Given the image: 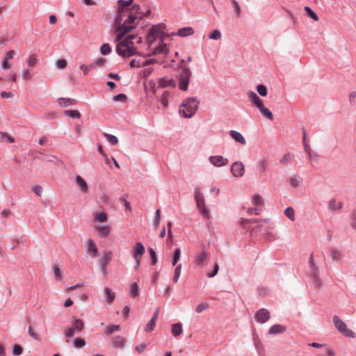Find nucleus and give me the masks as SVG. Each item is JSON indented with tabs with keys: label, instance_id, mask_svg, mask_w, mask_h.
Here are the masks:
<instances>
[{
	"label": "nucleus",
	"instance_id": "1",
	"mask_svg": "<svg viewBox=\"0 0 356 356\" xmlns=\"http://www.w3.org/2000/svg\"><path fill=\"white\" fill-rule=\"evenodd\" d=\"M134 0H118V13L115 18V23L118 25V31H122L117 36L119 40L116 46V52L123 57H130L138 54L137 47L133 41L136 39V43L142 42V38H137L134 35H130L122 39L125 33L131 31L137 24V17L136 13H140V6L134 4L131 6Z\"/></svg>",
	"mask_w": 356,
	"mask_h": 356
},
{
	"label": "nucleus",
	"instance_id": "2",
	"mask_svg": "<svg viewBox=\"0 0 356 356\" xmlns=\"http://www.w3.org/2000/svg\"><path fill=\"white\" fill-rule=\"evenodd\" d=\"M200 101L197 97H188L179 106V113L185 118H191L197 112Z\"/></svg>",
	"mask_w": 356,
	"mask_h": 356
},
{
	"label": "nucleus",
	"instance_id": "3",
	"mask_svg": "<svg viewBox=\"0 0 356 356\" xmlns=\"http://www.w3.org/2000/svg\"><path fill=\"white\" fill-rule=\"evenodd\" d=\"M194 199L197 210L204 218L209 220L210 218V211L206 206L204 195L199 188H196L194 191Z\"/></svg>",
	"mask_w": 356,
	"mask_h": 356
},
{
	"label": "nucleus",
	"instance_id": "4",
	"mask_svg": "<svg viewBox=\"0 0 356 356\" xmlns=\"http://www.w3.org/2000/svg\"><path fill=\"white\" fill-rule=\"evenodd\" d=\"M191 76V72L187 67H181L178 80H179V88L181 90L186 91L188 90L190 78Z\"/></svg>",
	"mask_w": 356,
	"mask_h": 356
},
{
	"label": "nucleus",
	"instance_id": "5",
	"mask_svg": "<svg viewBox=\"0 0 356 356\" xmlns=\"http://www.w3.org/2000/svg\"><path fill=\"white\" fill-rule=\"evenodd\" d=\"M333 323L337 330L343 335H345L346 337L350 338H354L355 337V332L351 330L348 329L346 326V324L342 320H341L337 316H334Z\"/></svg>",
	"mask_w": 356,
	"mask_h": 356
},
{
	"label": "nucleus",
	"instance_id": "6",
	"mask_svg": "<svg viewBox=\"0 0 356 356\" xmlns=\"http://www.w3.org/2000/svg\"><path fill=\"white\" fill-rule=\"evenodd\" d=\"M72 327H67L64 332L66 338L72 337L76 332L82 331L84 327V323L81 319H74L72 321Z\"/></svg>",
	"mask_w": 356,
	"mask_h": 356
},
{
	"label": "nucleus",
	"instance_id": "7",
	"mask_svg": "<svg viewBox=\"0 0 356 356\" xmlns=\"http://www.w3.org/2000/svg\"><path fill=\"white\" fill-rule=\"evenodd\" d=\"M209 162L216 168H220L223 166H226L228 163L229 160L227 158L224 157L222 155H212L210 156L208 159Z\"/></svg>",
	"mask_w": 356,
	"mask_h": 356
},
{
	"label": "nucleus",
	"instance_id": "8",
	"mask_svg": "<svg viewBox=\"0 0 356 356\" xmlns=\"http://www.w3.org/2000/svg\"><path fill=\"white\" fill-rule=\"evenodd\" d=\"M161 29V25H155L151 27L149 30L147 40L149 47H151L153 43L159 38V33Z\"/></svg>",
	"mask_w": 356,
	"mask_h": 356
},
{
	"label": "nucleus",
	"instance_id": "9",
	"mask_svg": "<svg viewBox=\"0 0 356 356\" xmlns=\"http://www.w3.org/2000/svg\"><path fill=\"white\" fill-rule=\"evenodd\" d=\"M270 312L265 308L259 309L254 314V320L257 323L260 324L266 323L270 319Z\"/></svg>",
	"mask_w": 356,
	"mask_h": 356
},
{
	"label": "nucleus",
	"instance_id": "10",
	"mask_svg": "<svg viewBox=\"0 0 356 356\" xmlns=\"http://www.w3.org/2000/svg\"><path fill=\"white\" fill-rule=\"evenodd\" d=\"M230 170L234 177H241L245 173V167L242 162L236 161L232 163Z\"/></svg>",
	"mask_w": 356,
	"mask_h": 356
},
{
	"label": "nucleus",
	"instance_id": "11",
	"mask_svg": "<svg viewBox=\"0 0 356 356\" xmlns=\"http://www.w3.org/2000/svg\"><path fill=\"white\" fill-rule=\"evenodd\" d=\"M113 258V253L110 250H106L103 252V255L101 259L99 261L101 270L104 273L106 269L108 264L111 261Z\"/></svg>",
	"mask_w": 356,
	"mask_h": 356
},
{
	"label": "nucleus",
	"instance_id": "12",
	"mask_svg": "<svg viewBox=\"0 0 356 356\" xmlns=\"http://www.w3.org/2000/svg\"><path fill=\"white\" fill-rule=\"evenodd\" d=\"M287 182L293 188H300L303 184L302 178L298 174H293L287 178Z\"/></svg>",
	"mask_w": 356,
	"mask_h": 356
},
{
	"label": "nucleus",
	"instance_id": "13",
	"mask_svg": "<svg viewBox=\"0 0 356 356\" xmlns=\"http://www.w3.org/2000/svg\"><path fill=\"white\" fill-rule=\"evenodd\" d=\"M134 251V260H138V259L142 258L145 249L144 245L141 243L138 242L136 243Z\"/></svg>",
	"mask_w": 356,
	"mask_h": 356
},
{
	"label": "nucleus",
	"instance_id": "14",
	"mask_svg": "<svg viewBox=\"0 0 356 356\" xmlns=\"http://www.w3.org/2000/svg\"><path fill=\"white\" fill-rule=\"evenodd\" d=\"M159 86L161 87H175L176 86V81L170 77H162L159 79L158 81Z\"/></svg>",
	"mask_w": 356,
	"mask_h": 356
},
{
	"label": "nucleus",
	"instance_id": "15",
	"mask_svg": "<svg viewBox=\"0 0 356 356\" xmlns=\"http://www.w3.org/2000/svg\"><path fill=\"white\" fill-rule=\"evenodd\" d=\"M94 229L98 232L100 237H106L111 232V227L106 225H96Z\"/></svg>",
	"mask_w": 356,
	"mask_h": 356
},
{
	"label": "nucleus",
	"instance_id": "16",
	"mask_svg": "<svg viewBox=\"0 0 356 356\" xmlns=\"http://www.w3.org/2000/svg\"><path fill=\"white\" fill-rule=\"evenodd\" d=\"M126 339L122 336H115L112 339V345L115 348H122L124 347Z\"/></svg>",
	"mask_w": 356,
	"mask_h": 356
},
{
	"label": "nucleus",
	"instance_id": "17",
	"mask_svg": "<svg viewBox=\"0 0 356 356\" xmlns=\"http://www.w3.org/2000/svg\"><path fill=\"white\" fill-rule=\"evenodd\" d=\"M75 182L83 193H86L88 192V184L86 181L80 175L76 176Z\"/></svg>",
	"mask_w": 356,
	"mask_h": 356
},
{
	"label": "nucleus",
	"instance_id": "18",
	"mask_svg": "<svg viewBox=\"0 0 356 356\" xmlns=\"http://www.w3.org/2000/svg\"><path fill=\"white\" fill-rule=\"evenodd\" d=\"M229 135L234 140L241 143V145H245L246 144L245 138L240 132L235 130H231L229 131Z\"/></svg>",
	"mask_w": 356,
	"mask_h": 356
},
{
	"label": "nucleus",
	"instance_id": "19",
	"mask_svg": "<svg viewBox=\"0 0 356 356\" xmlns=\"http://www.w3.org/2000/svg\"><path fill=\"white\" fill-rule=\"evenodd\" d=\"M15 55V52L13 50H10L6 53V56L1 63V67L3 69H8L11 67V65L8 63V61L9 60L13 59Z\"/></svg>",
	"mask_w": 356,
	"mask_h": 356
},
{
	"label": "nucleus",
	"instance_id": "20",
	"mask_svg": "<svg viewBox=\"0 0 356 356\" xmlns=\"http://www.w3.org/2000/svg\"><path fill=\"white\" fill-rule=\"evenodd\" d=\"M104 302L106 303H111L115 298V293L108 287L104 289Z\"/></svg>",
	"mask_w": 356,
	"mask_h": 356
},
{
	"label": "nucleus",
	"instance_id": "21",
	"mask_svg": "<svg viewBox=\"0 0 356 356\" xmlns=\"http://www.w3.org/2000/svg\"><path fill=\"white\" fill-rule=\"evenodd\" d=\"M328 209L332 211H335L337 210H340L343 207L342 202H338L336 199H331L328 202Z\"/></svg>",
	"mask_w": 356,
	"mask_h": 356
},
{
	"label": "nucleus",
	"instance_id": "22",
	"mask_svg": "<svg viewBox=\"0 0 356 356\" xmlns=\"http://www.w3.org/2000/svg\"><path fill=\"white\" fill-rule=\"evenodd\" d=\"M169 51V47L167 44L165 43H161L159 46L156 47L153 51V54H167Z\"/></svg>",
	"mask_w": 356,
	"mask_h": 356
},
{
	"label": "nucleus",
	"instance_id": "23",
	"mask_svg": "<svg viewBox=\"0 0 356 356\" xmlns=\"http://www.w3.org/2000/svg\"><path fill=\"white\" fill-rule=\"evenodd\" d=\"M88 252L92 257L98 256V250L92 240H89L88 242Z\"/></svg>",
	"mask_w": 356,
	"mask_h": 356
},
{
	"label": "nucleus",
	"instance_id": "24",
	"mask_svg": "<svg viewBox=\"0 0 356 356\" xmlns=\"http://www.w3.org/2000/svg\"><path fill=\"white\" fill-rule=\"evenodd\" d=\"M209 257L208 253L205 250L201 251L195 258V264L197 266H202Z\"/></svg>",
	"mask_w": 356,
	"mask_h": 356
},
{
	"label": "nucleus",
	"instance_id": "25",
	"mask_svg": "<svg viewBox=\"0 0 356 356\" xmlns=\"http://www.w3.org/2000/svg\"><path fill=\"white\" fill-rule=\"evenodd\" d=\"M193 33H194V31H193V28L190 27V26H187V27H184V28L179 29L178 30L177 33H175V35H179L181 37H186V36L191 35Z\"/></svg>",
	"mask_w": 356,
	"mask_h": 356
},
{
	"label": "nucleus",
	"instance_id": "26",
	"mask_svg": "<svg viewBox=\"0 0 356 356\" xmlns=\"http://www.w3.org/2000/svg\"><path fill=\"white\" fill-rule=\"evenodd\" d=\"M285 330V327L279 324L273 325L270 327L268 334H278L283 332Z\"/></svg>",
	"mask_w": 356,
	"mask_h": 356
},
{
	"label": "nucleus",
	"instance_id": "27",
	"mask_svg": "<svg viewBox=\"0 0 356 356\" xmlns=\"http://www.w3.org/2000/svg\"><path fill=\"white\" fill-rule=\"evenodd\" d=\"M258 108L262 115H264L265 118L270 120H273V115L272 112L268 108H266L264 104L258 107Z\"/></svg>",
	"mask_w": 356,
	"mask_h": 356
},
{
	"label": "nucleus",
	"instance_id": "28",
	"mask_svg": "<svg viewBox=\"0 0 356 356\" xmlns=\"http://www.w3.org/2000/svg\"><path fill=\"white\" fill-rule=\"evenodd\" d=\"M58 102L59 106H60L62 107H67L70 105H74L76 104V101L74 99H70V98L60 97L58 99Z\"/></svg>",
	"mask_w": 356,
	"mask_h": 356
},
{
	"label": "nucleus",
	"instance_id": "29",
	"mask_svg": "<svg viewBox=\"0 0 356 356\" xmlns=\"http://www.w3.org/2000/svg\"><path fill=\"white\" fill-rule=\"evenodd\" d=\"M183 332L182 323H176L172 325V334L174 337H178Z\"/></svg>",
	"mask_w": 356,
	"mask_h": 356
},
{
	"label": "nucleus",
	"instance_id": "30",
	"mask_svg": "<svg viewBox=\"0 0 356 356\" xmlns=\"http://www.w3.org/2000/svg\"><path fill=\"white\" fill-rule=\"evenodd\" d=\"M248 96L251 99L252 102L257 106V107H259L263 104L262 100L258 97V95L253 91H250L248 92Z\"/></svg>",
	"mask_w": 356,
	"mask_h": 356
},
{
	"label": "nucleus",
	"instance_id": "31",
	"mask_svg": "<svg viewBox=\"0 0 356 356\" xmlns=\"http://www.w3.org/2000/svg\"><path fill=\"white\" fill-rule=\"evenodd\" d=\"M86 345V342L84 339L81 338H74L72 341V346L74 348H81L84 347Z\"/></svg>",
	"mask_w": 356,
	"mask_h": 356
},
{
	"label": "nucleus",
	"instance_id": "32",
	"mask_svg": "<svg viewBox=\"0 0 356 356\" xmlns=\"http://www.w3.org/2000/svg\"><path fill=\"white\" fill-rule=\"evenodd\" d=\"M284 215L292 222L295 221L296 220V215H295V211L293 208L289 207L285 209Z\"/></svg>",
	"mask_w": 356,
	"mask_h": 356
},
{
	"label": "nucleus",
	"instance_id": "33",
	"mask_svg": "<svg viewBox=\"0 0 356 356\" xmlns=\"http://www.w3.org/2000/svg\"><path fill=\"white\" fill-rule=\"evenodd\" d=\"M64 114L70 118L79 119L81 117V114L77 110H66L64 111Z\"/></svg>",
	"mask_w": 356,
	"mask_h": 356
},
{
	"label": "nucleus",
	"instance_id": "34",
	"mask_svg": "<svg viewBox=\"0 0 356 356\" xmlns=\"http://www.w3.org/2000/svg\"><path fill=\"white\" fill-rule=\"evenodd\" d=\"M28 334L35 341H37L38 342L41 341V338H40V334L37 332H35L31 326H29V327H28Z\"/></svg>",
	"mask_w": 356,
	"mask_h": 356
},
{
	"label": "nucleus",
	"instance_id": "35",
	"mask_svg": "<svg viewBox=\"0 0 356 356\" xmlns=\"http://www.w3.org/2000/svg\"><path fill=\"white\" fill-rule=\"evenodd\" d=\"M268 167V163L265 159L259 160L257 163V170L259 172H264Z\"/></svg>",
	"mask_w": 356,
	"mask_h": 356
},
{
	"label": "nucleus",
	"instance_id": "36",
	"mask_svg": "<svg viewBox=\"0 0 356 356\" xmlns=\"http://www.w3.org/2000/svg\"><path fill=\"white\" fill-rule=\"evenodd\" d=\"M329 254H330V257L332 259L336 260V261L339 260L341 258V252L337 249H334V248L330 249Z\"/></svg>",
	"mask_w": 356,
	"mask_h": 356
},
{
	"label": "nucleus",
	"instance_id": "37",
	"mask_svg": "<svg viewBox=\"0 0 356 356\" xmlns=\"http://www.w3.org/2000/svg\"><path fill=\"white\" fill-rule=\"evenodd\" d=\"M104 136L106 137L107 141L111 143V145H117L118 143V139L115 136H113L112 134H104Z\"/></svg>",
	"mask_w": 356,
	"mask_h": 356
},
{
	"label": "nucleus",
	"instance_id": "38",
	"mask_svg": "<svg viewBox=\"0 0 356 356\" xmlns=\"http://www.w3.org/2000/svg\"><path fill=\"white\" fill-rule=\"evenodd\" d=\"M181 264H179L176 266V268L175 269L174 276H173V282L175 283H177L178 282L179 278L181 275Z\"/></svg>",
	"mask_w": 356,
	"mask_h": 356
},
{
	"label": "nucleus",
	"instance_id": "39",
	"mask_svg": "<svg viewBox=\"0 0 356 356\" xmlns=\"http://www.w3.org/2000/svg\"><path fill=\"white\" fill-rule=\"evenodd\" d=\"M156 321L157 320L152 317L150 321L145 325L144 330L146 332L152 331L155 327Z\"/></svg>",
	"mask_w": 356,
	"mask_h": 356
},
{
	"label": "nucleus",
	"instance_id": "40",
	"mask_svg": "<svg viewBox=\"0 0 356 356\" xmlns=\"http://www.w3.org/2000/svg\"><path fill=\"white\" fill-rule=\"evenodd\" d=\"M139 295V286L137 283H133L131 286L130 296L136 297Z\"/></svg>",
	"mask_w": 356,
	"mask_h": 356
},
{
	"label": "nucleus",
	"instance_id": "41",
	"mask_svg": "<svg viewBox=\"0 0 356 356\" xmlns=\"http://www.w3.org/2000/svg\"><path fill=\"white\" fill-rule=\"evenodd\" d=\"M106 63V59L104 58H98L97 60H95L94 62L91 63L90 64V68H95L96 67H100L104 65Z\"/></svg>",
	"mask_w": 356,
	"mask_h": 356
},
{
	"label": "nucleus",
	"instance_id": "42",
	"mask_svg": "<svg viewBox=\"0 0 356 356\" xmlns=\"http://www.w3.org/2000/svg\"><path fill=\"white\" fill-rule=\"evenodd\" d=\"M252 202L256 206H260L263 204L264 200L261 195L257 194L252 197Z\"/></svg>",
	"mask_w": 356,
	"mask_h": 356
},
{
	"label": "nucleus",
	"instance_id": "43",
	"mask_svg": "<svg viewBox=\"0 0 356 356\" xmlns=\"http://www.w3.org/2000/svg\"><path fill=\"white\" fill-rule=\"evenodd\" d=\"M107 220V215L104 212L97 213L95 216V220L99 222H105Z\"/></svg>",
	"mask_w": 356,
	"mask_h": 356
},
{
	"label": "nucleus",
	"instance_id": "44",
	"mask_svg": "<svg viewBox=\"0 0 356 356\" xmlns=\"http://www.w3.org/2000/svg\"><path fill=\"white\" fill-rule=\"evenodd\" d=\"M111 51V49L108 43H104L100 47L101 54L104 56L110 54Z\"/></svg>",
	"mask_w": 356,
	"mask_h": 356
},
{
	"label": "nucleus",
	"instance_id": "45",
	"mask_svg": "<svg viewBox=\"0 0 356 356\" xmlns=\"http://www.w3.org/2000/svg\"><path fill=\"white\" fill-rule=\"evenodd\" d=\"M222 37L221 33L219 30L216 29L213 31L209 35V38L211 40H220Z\"/></svg>",
	"mask_w": 356,
	"mask_h": 356
},
{
	"label": "nucleus",
	"instance_id": "46",
	"mask_svg": "<svg viewBox=\"0 0 356 356\" xmlns=\"http://www.w3.org/2000/svg\"><path fill=\"white\" fill-rule=\"evenodd\" d=\"M120 329V327L119 325H108L106 326L105 332L107 334H111L115 331H119Z\"/></svg>",
	"mask_w": 356,
	"mask_h": 356
},
{
	"label": "nucleus",
	"instance_id": "47",
	"mask_svg": "<svg viewBox=\"0 0 356 356\" xmlns=\"http://www.w3.org/2000/svg\"><path fill=\"white\" fill-rule=\"evenodd\" d=\"M257 92L262 97H266L268 94L266 87L263 84L257 86Z\"/></svg>",
	"mask_w": 356,
	"mask_h": 356
},
{
	"label": "nucleus",
	"instance_id": "48",
	"mask_svg": "<svg viewBox=\"0 0 356 356\" xmlns=\"http://www.w3.org/2000/svg\"><path fill=\"white\" fill-rule=\"evenodd\" d=\"M304 10H305V12L307 13L308 16H309L314 20H315V21L318 20V17L317 15L309 7L305 6L304 8Z\"/></svg>",
	"mask_w": 356,
	"mask_h": 356
},
{
	"label": "nucleus",
	"instance_id": "49",
	"mask_svg": "<svg viewBox=\"0 0 356 356\" xmlns=\"http://www.w3.org/2000/svg\"><path fill=\"white\" fill-rule=\"evenodd\" d=\"M161 221V211L159 209H156L154 213V217L153 219V223L155 227H158Z\"/></svg>",
	"mask_w": 356,
	"mask_h": 356
},
{
	"label": "nucleus",
	"instance_id": "50",
	"mask_svg": "<svg viewBox=\"0 0 356 356\" xmlns=\"http://www.w3.org/2000/svg\"><path fill=\"white\" fill-rule=\"evenodd\" d=\"M181 255V250L179 248L175 249L173 254L172 266H176Z\"/></svg>",
	"mask_w": 356,
	"mask_h": 356
},
{
	"label": "nucleus",
	"instance_id": "51",
	"mask_svg": "<svg viewBox=\"0 0 356 356\" xmlns=\"http://www.w3.org/2000/svg\"><path fill=\"white\" fill-rule=\"evenodd\" d=\"M308 156L312 162L317 163L318 161V155L315 152L308 150Z\"/></svg>",
	"mask_w": 356,
	"mask_h": 356
},
{
	"label": "nucleus",
	"instance_id": "52",
	"mask_svg": "<svg viewBox=\"0 0 356 356\" xmlns=\"http://www.w3.org/2000/svg\"><path fill=\"white\" fill-rule=\"evenodd\" d=\"M22 77L24 80L29 81L32 78V74L29 69H26L22 71Z\"/></svg>",
	"mask_w": 356,
	"mask_h": 356
},
{
	"label": "nucleus",
	"instance_id": "53",
	"mask_svg": "<svg viewBox=\"0 0 356 356\" xmlns=\"http://www.w3.org/2000/svg\"><path fill=\"white\" fill-rule=\"evenodd\" d=\"M53 272L54 276L56 277L58 280H60L63 276V274L60 270V268L57 266H53Z\"/></svg>",
	"mask_w": 356,
	"mask_h": 356
},
{
	"label": "nucleus",
	"instance_id": "54",
	"mask_svg": "<svg viewBox=\"0 0 356 356\" xmlns=\"http://www.w3.org/2000/svg\"><path fill=\"white\" fill-rule=\"evenodd\" d=\"M232 3L233 6L235 15L236 16H239V15L241 14V7L238 3L236 0H232Z\"/></svg>",
	"mask_w": 356,
	"mask_h": 356
},
{
	"label": "nucleus",
	"instance_id": "55",
	"mask_svg": "<svg viewBox=\"0 0 356 356\" xmlns=\"http://www.w3.org/2000/svg\"><path fill=\"white\" fill-rule=\"evenodd\" d=\"M37 56L35 54H32L29 56L28 60V65L29 67H33L37 63Z\"/></svg>",
	"mask_w": 356,
	"mask_h": 356
},
{
	"label": "nucleus",
	"instance_id": "56",
	"mask_svg": "<svg viewBox=\"0 0 356 356\" xmlns=\"http://www.w3.org/2000/svg\"><path fill=\"white\" fill-rule=\"evenodd\" d=\"M309 265H310L311 268H312V275L314 277L317 276L318 270H317V268H316V266L314 264L312 255H311L310 259H309Z\"/></svg>",
	"mask_w": 356,
	"mask_h": 356
},
{
	"label": "nucleus",
	"instance_id": "57",
	"mask_svg": "<svg viewBox=\"0 0 356 356\" xmlns=\"http://www.w3.org/2000/svg\"><path fill=\"white\" fill-rule=\"evenodd\" d=\"M22 348L17 344H15L13 347V354L15 355H20L22 353Z\"/></svg>",
	"mask_w": 356,
	"mask_h": 356
},
{
	"label": "nucleus",
	"instance_id": "58",
	"mask_svg": "<svg viewBox=\"0 0 356 356\" xmlns=\"http://www.w3.org/2000/svg\"><path fill=\"white\" fill-rule=\"evenodd\" d=\"M130 67L131 68H133V67H143V62H141L140 60L133 59L130 62Z\"/></svg>",
	"mask_w": 356,
	"mask_h": 356
},
{
	"label": "nucleus",
	"instance_id": "59",
	"mask_svg": "<svg viewBox=\"0 0 356 356\" xmlns=\"http://www.w3.org/2000/svg\"><path fill=\"white\" fill-rule=\"evenodd\" d=\"M208 307H209L208 304L201 303V304H199L197 305V307L195 308V311L197 313L200 314V313L202 312L203 311H204Z\"/></svg>",
	"mask_w": 356,
	"mask_h": 356
},
{
	"label": "nucleus",
	"instance_id": "60",
	"mask_svg": "<svg viewBox=\"0 0 356 356\" xmlns=\"http://www.w3.org/2000/svg\"><path fill=\"white\" fill-rule=\"evenodd\" d=\"M149 252L150 257H151V259L152 261V264L155 265L157 262L156 254L155 251L152 248H150L149 250Z\"/></svg>",
	"mask_w": 356,
	"mask_h": 356
},
{
	"label": "nucleus",
	"instance_id": "61",
	"mask_svg": "<svg viewBox=\"0 0 356 356\" xmlns=\"http://www.w3.org/2000/svg\"><path fill=\"white\" fill-rule=\"evenodd\" d=\"M67 61L65 59H60L56 62L58 68L63 69L66 67Z\"/></svg>",
	"mask_w": 356,
	"mask_h": 356
},
{
	"label": "nucleus",
	"instance_id": "62",
	"mask_svg": "<svg viewBox=\"0 0 356 356\" xmlns=\"http://www.w3.org/2000/svg\"><path fill=\"white\" fill-rule=\"evenodd\" d=\"M219 270V266L218 264H215L213 270L211 273H208L209 277H213L216 275H217L218 272Z\"/></svg>",
	"mask_w": 356,
	"mask_h": 356
},
{
	"label": "nucleus",
	"instance_id": "63",
	"mask_svg": "<svg viewBox=\"0 0 356 356\" xmlns=\"http://www.w3.org/2000/svg\"><path fill=\"white\" fill-rule=\"evenodd\" d=\"M247 213L249 215H252V214L259 215L260 213V209H257V208H249L247 210Z\"/></svg>",
	"mask_w": 356,
	"mask_h": 356
},
{
	"label": "nucleus",
	"instance_id": "64",
	"mask_svg": "<svg viewBox=\"0 0 356 356\" xmlns=\"http://www.w3.org/2000/svg\"><path fill=\"white\" fill-rule=\"evenodd\" d=\"M114 101H124L126 99V95L124 94L120 93L113 97Z\"/></svg>",
	"mask_w": 356,
	"mask_h": 356
}]
</instances>
